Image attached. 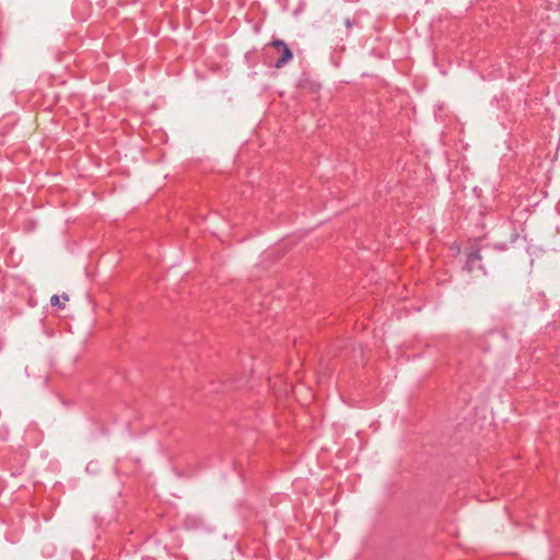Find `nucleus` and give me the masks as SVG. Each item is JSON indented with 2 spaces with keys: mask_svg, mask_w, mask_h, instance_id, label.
Here are the masks:
<instances>
[{
  "mask_svg": "<svg viewBox=\"0 0 560 560\" xmlns=\"http://www.w3.org/2000/svg\"><path fill=\"white\" fill-rule=\"evenodd\" d=\"M279 55L275 62V67L280 69L293 59L291 48L282 39H272L269 44Z\"/></svg>",
  "mask_w": 560,
  "mask_h": 560,
  "instance_id": "nucleus-1",
  "label": "nucleus"
},
{
  "mask_svg": "<svg viewBox=\"0 0 560 560\" xmlns=\"http://www.w3.org/2000/svg\"><path fill=\"white\" fill-rule=\"evenodd\" d=\"M482 260V256L480 255V250L477 248H472L466 257V262L464 269L468 272H474L479 269L483 273H486L483 266L480 264Z\"/></svg>",
  "mask_w": 560,
  "mask_h": 560,
  "instance_id": "nucleus-2",
  "label": "nucleus"
},
{
  "mask_svg": "<svg viewBox=\"0 0 560 560\" xmlns=\"http://www.w3.org/2000/svg\"><path fill=\"white\" fill-rule=\"evenodd\" d=\"M490 248L498 249L500 252H503L508 248V245L505 243H495L493 245H487L485 246V249L488 250Z\"/></svg>",
  "mask_w": 560,
  "mask_h": 560,
  "instance_id": "nucleus-3",
  "label": "nucleus"
},
{
  "mask_svg": "<svg viewBox=\"0 0 560 560\" xmlns=\"http://www.w3.org/2000/svg\"><path fill=\"white\" fill-rule=\"evenodd\" d=\"M50 304H51V306H58L59 308H63L65 307V304L60 302V298L57 294H54L50 298Z\"/></svg>",
  "mask_w": 560,
  "mask_h": 560,
  "instance_id": "nucleus-4",
  "label": "nucleus"
},
{
  "mask_svg": "<svg viewBox=\"0 0 560 560\" xmlns=\"http://www.w3.org/2000/svg\"><path fill=\"white\" fill-rule=\"evenodd\" d=\"M510 243H514L518 238V233L515 229H513L512 233L510 234Z\"/></svg>",
  "mask_w": 560,
  "mask_h": 560,
  "instance_id": "nucleus-5",
  "label": "nucleus"
},
{
  "mask_svg": "<svg viewBox=\"0 0 560 560\" xmlns=\"http://www.w3.org/2000/svg\"><path fill=\"white\" fill-rule=\"evenodd\" d=\"M345 25H346L348 28H350V27L352 26V21H351V19H350V18H347V19L345 20Z\"/></svg>",
  "mask_w": 560,
  "mask_h": 560,
  "instance_id": "nucleus-6",
  "label": "nucleus"
},
{
  "mask_svg": "<svg viewBox=\"0 0 560 560\" xmlns=\"http://www.w3.org/2000/svg\"><path fill=\"white\" fill-rule=\"evenodd\" d=\"M62 299H63L65 301H68V300H69V298H68V295H67V294H63V295H62Z\"/></svg>",
  "mask_w": 560,
  "mask_h": 560,
  "instance_id": "nucleus-7",
  "label": "nucleus"
}]
</instances>
